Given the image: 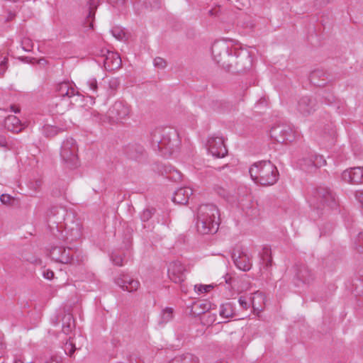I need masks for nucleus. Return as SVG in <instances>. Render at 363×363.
I'll return each mask as SVG.
<instances>
[{"instance_id": "1", "label": "nucleus", "mask_w": 363, "mask_h": 363, "mask_svg": "<svg viewBox=\"0 0 363 363\" xmlns=\"http://www.w3.org/2000/svg\"><path fill=\"white\" fill-rule=\"evenodd\" d=\"M220 225L218 207L213 203L201 205L198 208L196 230L201 235L216 233Z\"/></svg>"}, {"instance_id": "2", "label": "nucleus", "mask_w": 363, "mask_h": 363, "mask_svg": "<svg viewBox=\"0 0 363 363\" xmlns=\"http://www.w3.org/2000/svg\"><path fill=\"white\" fill-rule=\"evenodd\" d=\"M151 143L164 155H170L179 145L178 133L170 128H157L151 133Z\"/></svg>"}, {"instance_id": "3", "label": "nucleus", "mask_w": 363, "mask_h": 363, "mask_svg": "<svg viewBox=\"0 0 363 363\" xmlns=\"http://www.w3.org/2000/svg\"><path fill=\"white\" fill-rule=\"evenodd\" d=\"M249 173L255 183L261 186L274 185L279 179L277 167L269 160H262L252 164Z\"/></svg>"}, {"instance_id": "4", "label": "nucleus", "mask_w": 363, "mask_h": 363, "mask_svg": "<svg viewBox=\"0 0 363 363\" xmlns=\"http://www.w3.org/2000/svg\"><path fill=\"white\" fill-rule=\"evenodd\" d=\"M229 66L226 69L233 72H242L251 68L252 60L250 51L242 48L240 43H236L233 48V53L230 57Z\"/></svg>"}, {"instance_id": "5", "label": "nucleus", "mask_w": 363, "mask_h": 363, "mask_svg": "<svg viewBox=\"0 0 363 363\" xmlns=\"http://www.w3.org/2000/svg\"><path fill=\"white\" fill-rule=\"evenodd\" d=\"M310 204L317 210L335 208L337 206L335 194L330 188L320 186L313 193Z\"/></svg>"}, {"instance_id": "6", "label": "nucleus", "mask_w": 363, "mask_h": 363, "mask_svg": "<svg viewBox=\"0 0 363 363\" xmlns=\"http://www.w3.org/2000/svg\"><path fill=\"white\" fill-rule=\"evenodd\" d=\"M235 44L233 40H217L213 43L211 47L212 55L214 60L223 68L226 69L231 62L230 57L233 53V48Z\"/></svg>"}, {"instance_id": "7", "label": "nucleus", "mask_w": 363, "mask_h": 363, "mask_svg": "<svg viewBox=\"0 0 363 363\" xmlns=\"http://www.w3.org/2000/svg\"><path fill=\"white\" fill-rule=\"evenodd\" d=\"M78 147L75 140L67 138L61 146L60 156L63 162L69 167L75 168L78 165Z\"/></svg>"}, {"instance_id": "8", "label": "nucleus", "mask_w": 363, "mask_h": 363, "mask_svg": "<svg viewBox=\"0 0 363 363\" xmlns=\"http://www.w3.org/2000/svg\"><path fill=\"white\" fill-rule=\"evenodd\" d=\"M270 136L279 143H291L296 138V131L289 124H277L271 128Z\"/></svg>"}, {"instance_id": "9", "label": "nucleus", "mask_w": 363, "mask_h": 363, "mask_svg": "<svg viewBox=\"0 0 363 363\" xmlns=\"http://www.w3.org/2000/svg\"><path fill=\"white\" fill-rule=\"evenodd\" d=\"M62 220V216L58 215L56 211L54 212V217L50 216L47 218V235L54 239L60 240L64 239L62 225H60Z\"/></svg>"}, {"instance_id": "10", "label": "nucleus", "mask_w": 363, "mask_h": 363, "mask_svg": "<svg viewBox=\"0 0 363 363\" xmlns=\"http://www.w3.org/2000/svg\"><path fill=\"white\" fill-rule=\"evenodd\" d=\"M62 220V216L58 215L56 211L54 212V217L50 216L47 218V235L54 239L60 240L64 239L62 225H60Z\"/></svg>"}, {"instance_id": "11", "label": "nucleus", "mask_w": 363, "mask_h": 363, "mask_svg": "<svg viewBox=\"0 0 363 363\" xmlns=\"http://www.w3.org/2000/svg\"><path fill=\"white\" fill-rule=\"evenodd\" d=\"M129 106L121 101H116L108 111V117L113 122H118L129 116Z\"/></svg>"}, {"instance_id": "12", "label": "nucleus", "mask_w": 363, "mask_h": 363, "mask_svg": "<svg viewBox=\"0 0 363 363\" xmlns=\"http://www.w3.org/2000/svg\"><path fill=\"white\" fill-rule=\"evenodd\" d=\"M208 150L213 156L218 158L225 157L228 150L224 144L222 137L211 136L207 142Z\"/></svg>"}, {"instance_id": "13", "label": "nucleus", "mask_w": 363, "mask_h": 363, "mask_svg": "<svg viewBox=\"0 0 363 363\" xmlns=\"http://www.w3.org/2000/svg\"><path fill=\"white\" fill-rule=\"evenodd\" d=\"M186 268L178 261L169 263L168 267V277L176 284H182L186 279Z\"/></svg>"}, {"instance_id": "14", "label": "nucleus", "mask_w": 363, "mask_h": 363, "mask_svg": "<svg viewBox=\"0 0 363 363\" xmlns=\"http://www.w3.org/2000/svg\"><path fill=\"white\" fill-rule=\"evenodd\" d=\"M52 92L55 96L71 98L78 95L79 92L74 86L68 81L59 82L54 85Z\"/></svg>"}, {"instance_id": "15", "label": "nucleus", "mask_w": 363, "mask_h": 363, "mask_svg": "<svg viewBox=\"0 0 363 363\" xmlns=\"http://www.w3.org/2000/svg\"><path fill=\"white\" fill-rule=\"evenodd\" d=\"M317 109V102L315 99L310 96H303L299 99L297 104V110L303 116H309Z\"/></svg>"}, {"instance_id": "16", "label": "nucleus", "mask_w": 363, "mask_h": 363, "mask_svg": "<svg viewBox=\"0 0 363 363\" xmlns=\"http://www.w3.org/2000/svg\"><path fill=\"white\" fill-rule=\"evenodd\" d=\"M54 339H58L57 345L64 350L65 353L69 357H72L76 350L75 345L73 342L72 335L68 336H57L50 335V342L55 343Z\"/></svg>"}, {"instance_id": "17", "label": "nucleus", "mask_w": 363, "mask_h": 363, "mask_svg": "<svg viewBox=\"0 0 363 363\" xmlns=\"http://www.w3.org/2000/svg\"><path fill=\"white\" fill-rule=\"evenodd\" d=\"M342 179L352 184L363 182V167H354L345 170L342 174Z\"/></svg>"}, {"instance_id": "18", "label": "nucleus", "mask_w": 363, "mask_h": 363, "mask_svg": "<svg viewBox=\"0 0 363 363\" xmlns=\"http://www.w3.org/2000/svg\"><path fill=\"white\" fill-rule=\"evenodd\" d=\"M122 60L117 52L107 50L104 59V65L107 71H113L121 67Z\"/></svg>"}, {"instance_id": "19", "label": "nucleus", "mask_w": 363, "mask_h": 363, "mask_svg": "<svg viewBox=\"0 0 363 363\" xmlns=\"http://www.w3.org/2000/svg\"><path fill=\"white\" fill-rule=\"evenodd\" d=\"M116 284L123 290L129 292L137 291L140 286V282L138 280L125 274H123L120 277L116 279Z\"/></svg>"}, {"instance_id": "20", "label": "nucleus", "mask_w": 363, "mask_h": 363, "mask_svg": "<svg viewBox=\"0 0 363 363\" xmlns=\"http://www.w3.org/2000/svg\"><path fill=\"white\" fill-rule=\"evenodd\" d=\"M232 258L236 267L244 272L249 271L252 267L251 258L244 252H238V255L234 252Z\"/></svg>"}, {"instance_id": "21", "label": "nucleus", "mask_w": 363, "mask_h": 363, "mask_svg": "<svg viewBox=\"0 0 363 363\" xmlns=\"http://www.w3.org/2000/svg\"><path fill=\"white\" fill-rule=\"evenodd\" d=\"M62 331L57 333V336L72 335V330L75 328V323L71 313H65L62 316Z\"/></svg>"}, {"instance_id": "22", "label": "nucleus", "mask_w": 363, "mask_h": 363, "mask_svg": "<svg viewBox=\"0 0 363 363\" xmlns=\"http://www.w3.org/2000/svg\"><path fill=\"white\" fill-rule=\"evenodd\" d=\"M192 194L193 191L191 188L187 186L182 187L174 191L172 201L176 203L185 205L188 203Z\"/></svg>"}, {"instance_id": "23", "label": "nucleus", "mask_w": 363, "mask_h": 363, "mask_svg": "<svg viewBox=\"0 0 363 363\" xmlns=\"http://www.w3.org/2000/svg\"><path fill=\"white\" fill-rule=\"evenodd\" d=\"M125 153L128 158L135 161H140L145 155V150L140 145H129L125 147Z\"/></svg>"}, {"instance_id": "24", "label": "nucleus", "mask_w": 363, "mask_h": 363, "mask_svg": "<svg viewBox=\"0 0 363 363\" xmlns=\"http://www.w3.org/2000/svg\"><path fill=\"white\" fill-rule=\"evenodd\" d=\"M328 74L323 69H315L309 77L310 82L317 86H323L328 82Z\"/></svg>"}, {"instance_id": "25", "label": "nucleus", "mask_w": 363, "mask_h": 363, "mask_svg": "<svg viewBox=\"0 0 363 363\" xmlns=\"http://www.w3.org/2000/svg\"><path fill=\"white\" fill-rule=\"evenodd\" d=\"M265 303V296L262 292H255L251 298V304L254 313L258 314L263 310Z\"/></svg>"}, {"instance_id": "26", "label": "nucleus", "mask_w": 363, "mask_h": 363, "mask_svg": "<svg viewBox=\"0 0 363 363\" xmlns=\"http://www.w3.org/2000/svg\"><path fill=\"white\" fill-rule=\"evenodd\" d=\"M296 277L302 282L309 284L314 279L313 272L305 264H301L296 270Z\"/></svg>"}, {"instance_id": "27", "label": "nucleus", "mask_w": 363, "mask_h": 363, "mask_svg": "<svg viewBox=\"0 0 363 363\" xmlns=\"http://www.w3.org/2000/svg\"><path fill=\"white\" fill-rule=\"evenodd\" d=\"M97 9V2L96 0H89L88 4L87 11L88 13L84 21V26L88 27L89 29L94 28V19L95 16V12Z\"/></svg>"}, {"instance_id": "28", "label": "nucleus", "mask_w": 363, "mask_h": 363, "mask_svg": "<svg viewBox=\"0 0 363 363\" xmlns=\"http://www.w3.org/2000/svg\"><path fill=\"white\" fill-rule=\"evenodd\" d=\"M232 196H234V203L239 204H243L245 201L250 200L251 198L250 189L245 186H240L237 189L236 194Z\"/></svg>"}, {"instance_id": "29", "label": "nucleus", "mask_w": 363, "mask_h": 363, "mask_svg": "<svg viewBox=\"0 0 363 363\" xmlns=\"http://www.w3.org/2000/svg\"><path fill=\"white\" fill-rule=\"evenodd\" d=\"M5 126L9 130L15 133H18L23 128V124L21 123L20 120L13 115L9 116L6 118Z\"/></svg>"}, {"instance_id": "30", "label": "nucleus", "mask_w": 363, "mask_h": 363, "mask_svg": "<svg viewBox=\"0 0 363 363\" xmlns=\"http://www.w3.org/2000/svg\"><path fill=\"white\" fill-rule=\"evenodd\" d=\"M77 251H74L72 248L62 247V252L60 254V262L64 264H74L75 259L74 255L77 254Z\"/></svg>"}, {"instance_id": "31", "label": "nucleus", "mask_w": 363, "mask_h": 363, "mask_svg": "<svg viewBox=\"0 0 363 363\" xmlns=\"http://www.w3.org/2000/svg\"><path fill=\"white\" fill-rule=\"evenodd\" d=\"M314 164H314V160L313 157V154H311V155H308L307 157L302 158L299 161L300 167L303 170H304L306 172H312L314 170H315Z\"/></svg>"}, {"instance_id": "32", "label": "nucleus", "mask_w": 363, "mask_h": 363, "mask_svg": "<svg viewBox=\"0 0 363 363\" xmlns=\"http://www.w3.org/2000/svg\"><path fill=\"white\" fill-rule=\"evenodd\" d=\"M219 314L224 318H233L235 316L234 306L231 303H225L220 306Z\"/></svg>"}, {"instance_id": "33", "label": "nucleus", "mask_w": 363, "mask_h": 363, "mask_svg": "<svg viewBox=\"0 0 363 363\" xmlns=\"http://www.w3.org/2000/svg\"><path fill=\"white\" fill-rule=\"evenodd\" d=\"M178 363H199L197 357L191 353H186L182 355L175 357Z\"/></svg>"}, {"instance_id": "34", "label": "nucleus", "mask_w": 363, "mask_h": 363, "mask_svg": "<svg viewBox=\"0 0 363 363\" xmlns=\"http://www.w3.org/2000/svg\"><path fill=\"white\" fill-rule=\"evenodd\" d=\"M87 86V94L91 95V97H94L95 94H96L98 91V84L97 81L94 78L89 79L86 82Z\"/></svg>"}, {"instance_id": "35", "label": "nucleus", "mask_w": 363, "mask_h": 363, "mask_svg": "<svg viewBox=\"0 0 363 363\" xmlns=\"http://www.w3.org/2000/svg\"><path fill=\"white\" fill-rule=\"evenodd\" d=\"M64 130L63 125H56L55 124L47 123V137H52L56 135L59 132Z\"/></svg>"}, {"instance_id": "36", "label": "nucleus", "mask_w": 363, "mask_h": 363, "mask_svg": "<svg viewBox=\"0 0 363 363\" xmlns=\"http://www.w3.org/2000/svg\"><path fill=\"white\" fill-rule=\"evenodd\" d=\"M262 259L267 267H271L272 264V258L271 257V250L269 247H264L262 250Z\"/></svg>"}, {"instance_id": "37", "label": "nucleus", "mask_w": 363, "mask_h": 363, "mask_svg": "<svg viewBox=\"0 0 363 363\" xmlns=\"http://www.w3.org/2000/svg\"><path fill=\"white\" fill-rule=\"evenodd\" d=\"M173 318V309L172 308H166L162 311L161 315V323H166Z\"/></svg>"}, {"instance_id": "38", "label": "nucleus", "mask_w": 363, "mask_h": 363, "mask_svg": "<svg viewBox=\"0 0 363 363\" xmlns=\"http://www.w3.org/2000/svg\"><path fill=\"white\" fill-rule=\"evenodd\" d=\"M217 192L220 196L223 197L228 202L234 203V196H233L232 194L227 190H225L224 188L218 187Z\"/></svg>"}, {"instance_id": "39", "label": "nucleus", "mask_w": 363, "mask_h": 363, "mask_svg": "<svg viewBox=\"0 0 363 363\" xmlns=\"http://www.w3.org/2000/svg\"><path fill=\"white\" fill-rule=\"evenodd\" d=\"M62 247H54L50 250L49 255L52 260L60 262Z\"/></svg>"}, {"instance_id": "40", "label": "nucleus", "mask_w": 363, "mask_h": 363, "mask_svg": "<svg viewBox=\"0 0 363 363\" xmlns=\"http://www.w3.org/2000/svg\"><path fill=\"white\" fill-rule=\"evenodd\" d=\"M155 209L154 208H147L144 209L143 211L140 218L143 222L148 221L155 213Z\"/></svg>"}, {"instance_id": "41", "label": "nucleus", "mask_w": 363, "mask_h": 363, "mask_svg": "<svg viewBox=\"0 0 363 363\" xmlns=\"http://www.w3.org/2000/svg\"><path fill=\"white\" fill-rule=\"evenodd\" d=\"M319 96H320L321 98L324 99L325 104H332L335 100L333 94L326 90L322 91L320 93H319Z\"/></svg>"}, {"instance_id": "42", "label": "nucleus", "mask_w": 363, "mask_h": 363, "mask_svg": "<svg viewBox=\"0 0 363 363\" xmlns=\"http://www.w3.org/2000/svg\"><path fill=\"white\" fill-rule=\"evenodd\" d=\"M355 249L360 253H363V232L359 233L354 241Z\"/></svg>"}, {"instance_id": "43", "label": "nucleus", "mask_w": 363, "mask_h": 363, "mask_svg": "<svg viewBox=\"0 0 363 363\" xmlns=\"http://www.w3.org/2000/svg\"><path fill=\"white\" fill-rule=\"evenodd\" d=\"M62 357L50 350V357L47 359V363H62Z\"/></svg>"}, {"instance_id": "44", "label": "nucleus", "mask_w": 363, "mask_h": 363, "mask_svg": "<svg viewBox=\"0 0 363 363\" xmlns=\"http://www.w3.org/2000/svg\"><path fill=\"white\" fill-rule=\"evenodd\" d=\"M315 169L326 164V161L322 155L313 154Z\"/></svg>"}, {"instance_id": "45", "label": "nucleus", "mask_w": 363, "mask_h": 363, "mask_svg": "<svg viewBox=\"0 0 363 363\" xmlns=\"http://www.w3.org/2000/svg\"><path fill=\"white\" fill-rule=\"evenodd\" d=\"M63 314H64V311H62L55 313L50 318V323L54 325H58L60 320H61Z\"/></svg>"}, {"instance_id": "46", "label": "nucleus", "mask_w": 363, "mask_h": 363, "mask_svg": "<svg viewBox=\"0 0 363 363\" xmlns=\"http://www.w3.org/2000/svg\"><path fill=\"white\" fill-rule=\"evenodd\" d=\"M22 49L25 51H30L33 48V43L30 38H25L21 41Z\"/></svg>"}, {"instance_id": "47", "label": "nucleus", "mask_w": 363, "mask_h": 363, "mask_svg": "<svg viewBox=\"0 0 363 363\" xmlns=\"http://www.w3.org/2000/svg\"><path fill=\"white\" fill-rule=\"evenodd\" d=\"M0 200L2 203L6 205H13L14 203L15 199L13 197L10 196L9 194H2L0 197Z\"/></svg>"}, {"instance_id": "48", "label": "nucleus", "mask_w": 363, "mask_h": 363, "mask_svg": "<svg viewBox=\"0 0 363 363\" xmlns=\"http://www.w3.org/2000/svg\"><path fill=\"white\" fill-rule=\"evenodd\" d=\"M154 66L159 69H164L167 66V62L163 58L157 57L154 59Z\"/></svg>"}, {"instance_id": "49", "label": "nucleus", "mask_w": 363, "mask_h": 363, "mask_svg": "<svg viewBox=\"0 0 363 363\" xmlns=\"http://www.w3.org/2000/svg\"><path fill=\"white\" fill-rule=\"evenodd\" d=\"M111 259L113 262L118 266H122L123 262V257L121 255L118 253H113L111 255Z\"/></svg>"}, {"instance_id": "50", "label": "nucleus", "mask_w": 363, "mask_h": 363, "mask_svg": "<svg viewBox=\"0 0 363 363\" xmlns=\"http://www.w3.org/2000/svg\"><path fill=\"white\" fill-rule=\"evenodd\" d=\"M61 210V208L59 206H51L49 207L48 209H47V218H48L50 216L52 217H54V212L56 211V213L58 215L60 214V211Z\"/></svg>"}, {"instance_id": "51", "label": "nucleus", "mask_w": 363, "mask_h": 363, "mask_svg": "<svg viewBox=\"0 0 363 363\" xmlns=\"http://www.w3.org/2000/svg\"><path fill=\"white\" fill-rule=\"evenodd\" d=\"M212 288H213V286L211 285H201V284L199 286H197V285L195 286V289H197L198 292L199 294L208 292Z\"/></svg>"}, {"instance_id": "52", "label": "nucleus", "mask_w": 363, "mask_h": 363, "mask_svg": "<svg viewBox=\"0 0 363 363\" xmlns=\"http://www.w3.org/2000/svg\"><path fill=\"white\" fill-rule=\"evenodd\" d=\"M118 85L119 82L117 79H111L108 82V86L111 91L116 90Z\"/></svg>"}, {"instance_id": "53", "label": "nucleus", "mask_w": 363, "mask_h": 363, "mask_svg": "<svg viewBox=\"0 0 363 363\" xmlns=\"http://www.w3.org/2000/svg\"><path fill=\"white\" fill-rule=\"evenodd\" d=\"M147 4L152 9H159L161 5V0H148Z\"/></svg>"}, {"instance_id": "54", "label": "nucleus", "mask_w": 363, "mask_h": 363, "mask_svg": "<svg viewBox=\"0 0 363 363\" xmlns=\"http://www.w3.org/2000/svg\"><path fill=\"white\" fill-rule=\"evenodd\" d=\"M111 33L118 40L122 39L123 36L124 35V33L119 29H113Z\"/></svg>"}, {"instance_id": "55", "label": "nucleus", "mask_w": 363, "mask_h": 363, "mask_svg": "<svg viewBox=\"0 0 363 363\" xmlns=\"http://www.w3.org/2000/svg\"><path fill=\"white\" fill-rule=\"evenodd\" d=\"M238 302L242 308L247 309L249 308V304L245 297L240 296L238 299Z\"/></svg>"}, {"instance_id": "56", "label": "nucleus", "mask_w": 363, "mask_h": 363, "mask_svg": "<svg viewBox=\"0 0 363 363\" xmlns=\"http://www.w3.org/2000/svg\"><path fill=\"white\" fill-rule=\"evenodd\" d=\"M331 1H332V0H315V6H316L319 8L323 7Z\"/></svg>"}, {"instance_id": "57", "label": "nucleus", "mask_w": 363, "mask_h": 363, "mask_svg": "<svg viewBox=\"0 0 363 363\" xmlns=\"http://www.w3.org/2000/svg\"><path fill=\"white\" fill-rule=\"evenodd\" d=\"M6 60H4L0 64V74H3L6 69Z\"/></svg>"}, {"instance_id": "58", "label": "nucleus", "mask_w": 363, "mask_h": 363, "mask_svg": "<svg viewBox=\"0 0 363 363\" xmlns=\"http://www.w3.org/2000/svg\"><path fill=\"white\" fill-rule=\"evenodd\" d=\"M56 111L50 110V111L52 112V114H62L64 111V108H58V105H56Z\"/></svg>"}, {"instance_id": "59", "label": "nucleus", "mask_w": 363, "mask_h": 363, "mask_svg": "<svg viewBox=\"0 0 363 363\" xmlns=\"http://www.w3.org/2000/svg\"><path fill=\"white\" fill-rule=\"evenodd\" d=\"M218 11H219L217 9H212L208 11V14L211 16H216L218 15Z\"/></svg>"}, {"instance_id": "60", "label": "nucleus", "mask_w": 363, "mask_h": 363, "mask_svg": "<svg viewBox=\"0 0 363 363\" xmlns=\"http://www.w3.org/2000/svg\"><path fill=\"white\" fill-rule=\"evenodd\" d=\"M50 335H51V336H52V335H54L55 337H57V335H55V334H52V333H50V335H49V337H48V340H46V342H49L50 345H57L58 339H54V341H55L54 342H55V343H51V342H50Z\"/></svg>"}, {"instance_id": "61", "label": "nucleus", "mask_w": 363, "mask_h": 363, "mask_svg": "<svg viewBox=\"0 0 363 363\" xmlns=\"http://www.w3.org/2000/svg\"><path fill=\"white\" fill-rule=\"evenodd\" d=\"M54 277V272L52 271L47 270V279H52Z\"/></svg>"}, {"instance_id": "62", "label": "nucleus", "mask_w": 363, "mask_h": 363, "mask_svg": "<svg viewBox=\"0 0 363 363\" xmlns=\"http://www.w3.org/2000/svg\"><path fill=\"white\" fill-rule=\"evenodd\" d=\"M49 291H50V296L53 297L56 294L57 289H55L52 287L50 286Z\"/></svg>"}, {"instance_id": "63", "label": "nucleus", "mask_w": 363, "mask_h": 363, "mask_svg": "<svg viewBox=\"0 0 363 363\" xmlns=\"http://www.w3.org/2000/svg\"><path fill=\"white\" fill-rule=\"evenodd\" d=\"M208 315V318H209V320H208V323H213L216 320V316L215 315Z\"/></svg>"}, {"instance_id": "64", "label": "nucleus", "mask_w": 363, "mask_h": 363, "mask_svg": "<svg viewBox=\"0 0 363 363\" xmlns=\"http://www.w3.org/2000/svg\"><path fill=\"white\" fill-rule=\"evenodd\" d=\"M11 109L15 113H18L20 111L19 108L16 107V106H11Z\"/></svg>"}]
</instances>
